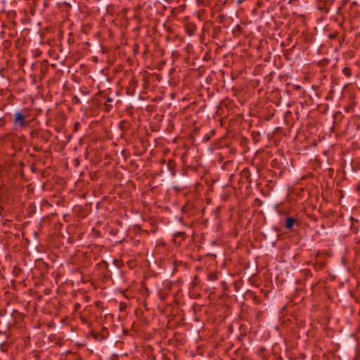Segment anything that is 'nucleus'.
<instances>
[{
    "label": "nucleus",
    "instance_id": "1",
    "mask_svg": "<svg viewBox=\"0 0 360 360\" xmlns=\"http://www.w3.org/2000/svg\"><path fill=\"white\" fill-rule=\"evenodd\" d=\"M25 115L21 112H17L15 114L14 124L22 128L25 127L27 124L25 120Z\"/></svg>",
    "mask_w": 360,
    "mask_h": 360
},
{
    "label": "nucleus",
    "instance_id": "2",
    "mask_svg": "<svg viewBox=\"0 0 360 360\" xmlns=\"http://www.w3.org/2000/svg\"><path fill=\"white\" fill-rule=\"evenodd\" d=\"M184 29L188 36H193L197 30V27L194 23L187 22L184 25Z\"/></svg>",
    "mask_w": 360,
    "mask_h": 360
},
{
    "label": "nucleus",
    "instance_id": "3",
    "mask_svg": "<svg viewBox=\"0 0 360 360\" xmlns=\"http://www.w3.org/2000/svg\"><path fill=\"white\" fill-rule=\"evenodd\" d=\"M167 166L171 174L174 176L176 175V162L174 160H169Z\"/></svg>",
    "mask_w": 360,
    "mask_h": 360
},
{
    "label": "nucleus",
    "instance_id": "4",
    "mask_svg": "<svg viewBox=\"0 0 360 360\" xmlns=\"http://www.w3.org/2000/svg\"><path fill=\"white\" fill-rule=\"evenodd\" d=\"M295 222H296V220L295 218H293L292 217H287L286 221H285V228L288 230H291Z\"/></svg>",
    "mask_w": 360,
    "mask_h": 360
},
{
    "label": "nucleus",
    "instance_id": "5",
    "mask_svg": "<svg viewBox=\"0 0 360 360\" xmlns=\"http://www.w3.org/2000/svg\"><path fill=\"white\" fill-rule=\"evenodd\" d=\"M173 237H174V239H173L174 243H176L177 239L179 238L180 241L179 242V243H180L181 240H185V238L186 237V233L185 232H176L174 233Z\"/></svg>",
    "mask_w": 360,
    "mask_h": 360
},
{
    "label": "nucleus",
    "instance_id": "6",
    "mask_svg": "<svg viewBox=\"0 0 360 360\" xmlns=\"http://www.w3.org/2000/svg\"><path fill=\"white\" fill-rule=\"evenodd\" d=\"M100 334V336H101V340H105L107 339L108 336V328H105V327H103L101 332L99 333Z\"/></svg>",
    "mask_w": 360,
    "mask_h": 360
},
{
    "label": "nucleus",
    "instance_id": "7",
    "mask_svg": "<svg viewBox=\"0 0 360 360\" xmlns=\"http://www.w3.org/2000/svg\"><path fill=\"white\" fill-rule=\"evenodd\" d=\"M342 72L346 77H350L352 75V70L348 67L344 68L342 69Z\"/></svg>",
    "mask_w": 360,
    "mask_h": 360
},
{
    "label": "nucleus",
    "instance_id": "8",
    "mask_svg": "<svg viewBox=\"0 0 360 360\" xmlns=\"http://www.w3.org/2000/svg\"><path fill=\"white\" fill-rule=\"evenodd\" d=\"M91 335L98 341H101L100 334L94 330L91 331Z\"/></svg>",
    "mask_w": 360,
    "mask_h": 360
},
{
    "label": "nucleus",
    "instance_id": "9",
    "mask_svg": "<svg viewBox=\"0 0 360 360\" xmlns=\"http://www.w3.org/2000/svg\"><path fill=\"white\" fill-rule=\"evenodd\" d=\"M8 344L7 342H3L1 345H0V349L1 352H6L8 351Z\"/></svg>",
    "mask_w": 360,
    "mask_h": 360
},
{
    "label": "nucleus",
    "instance_id": "10",
    "mask_svg": "<svg viewBox=\"0 0 360 360\" xmlns=\"http://www.w3.org/2000/svg\"><path fill=\"white\" fill-rule=\"evenodd\" d=\"M208 279L212 281H214L217 279V275L214 272H212L208 275Z\"/></svg>",
    "mask_w": 360,
    "mask_h": 360
},
{
    "label": "nucleus",
    "instance_id": "11",
    "mask_svg": "<svg viewBox=\"0 0 360 360\" xmlns=\"http://www.w3.org/2000/svg\"><path fill=\"white\" fill-rule=\"evenodd\" d=\"M338 36V32H334L328 35L330 39H334Z\"/></svg>",
    "mask_w": 360,
    "mask_h": 360
},
{
    "label": "nucleus",
    "instance_id": "12",
    "mask_svg": "<svg viewBox=\"0 0 360 360\" xmlns=\"http://www.w3.org/2000/svg\"><path fill=\"white\" fill-rule=\"evenodd\" d=\"M127 309V304L123 302H120V310L123 311Z\"/></svg>",
    "mask_w": 360,
    "mask_h": 360
},
{
    "label": "nucleus",
    "instance_id": "13",
    "mask_svg": "<svg viewBox=\"0 0 360 360\" xmlns=\"http://www.w3.org/2000/svg\"><path fill=\"white\" fill-rule=\"evenodd\" d=\"M242 27L240 25H237L234 30L233 31V33L235 34L237 32H241Z\"/></svg>",
    "mask_w": 360,
    "mask_h": 360
},
{
    "label": "nucleus",
    "instance_id": "14",
    "mask_svg": "<svg viewBox=\"0 0 360 360\" xmlns=\"http://www.w3.org/2000/svg\"><path fill=\"white\" fill-rule=\"evenodd\" d=\"M188 205H186L181 207V212L184 213H186L188 212Z\"/></svg>",
    "mask_w": 360,
    "mask_h": 360
},
{
    "label": "nucleus",
    "instance_id": "15",
    "mask_svg": "<svg viewBox=\"0 0 360 360\" xmlns=\"http://www.w3.org/2000/svg\"><path fill=\"white\" fill-rule=\"evenodd\" d=\"M33 148H34V150L37 151V152H40V151L42 150V147L38 146H34Z\"/></svg>",
    "mask_w": 360,
    "mask_h": 360
},
{
    "label": "nucleus",
    "instance_id": "16",
    "mask_svg": "<svg viewBox=\"0 0 360 360\" xmlns=\"http://www.w3.org/2000/svg\"><path fill=\"white\" fill-rule=\"evenodd\" d=\"M193 283L194 285H196L199 283V279H198V276H195Z\"/></svg>",
    "mask_w": 360,
    "mask_h": 360
},
{
    "label": "nucleus",
    "instance_id": "17",
    "mask_svg": "<svg viewBox=\"0 0 360 360\" xmlns=\"http://www.w3.org/2000/svg\"><path fill=\"white\" fill-rule=\"evenodd\" d=\"M219 18H220V21L219 22L221 23H222L224 22V20L226 18V17L225 15H220Z\"/></svg>",
    "mask_w": 360,
    "mask_h": 360
},
{
    "label": "nucleus",
    "instance_id": "18",
    "mask_svg": "<svg viewBox=\"0 0 360 360\" xmlns=\"http://www.w3.org/2000/svg\"><path fill=\"white\" fill-rule=\"evenodd\" d=\"M173 189L175 190V191H181L182 188L179 187L177 186H173Z\"/></svg>",
    "mask_w": 360,
    "mask_h": 360
},
{
    "label": "nucleus",
    "instance_id": "19",
    "mask_svg": "<svg viewBox=\"0 0 360 360\" xmlns=\"http://www.w3.org/2000/svg\"><path fill=\"white\" fill-rule=\"evenodd\" d=\"M304 272L306 276L311 275V271L309 269L304 270Z\"/></svg>",
    "mask_w": 360,
    "mask_h": 360
},
{
    "label": "nucleus",
    "instance_id": "20",
    "mask_svg": "<svg viewBox=\"0 0 360 360\" xmlns=\"http://www.w3.org/2000/svg\"><path fill=\"white\" fill-rule=\"evenodd\" d=\"M356 191L360 192V183L356 186Z\"/></svg>",
    "mask_w": 360,
    "mask_h": 360
},
{
    "label": "nucleus",
    "instance_id": "21",
    "mask_svg": "<svg viewBox=\"0 0 360 360\" xmlns=\"http://www.w3.org/2000/svg\"><path fill=\"white\" fill-rule=\"evenodd\" d=\"M111 105H106L105 109L107 111H109L110 109Z\"/></svg>",
    "mask_w": 360,
    "mask_h": 360
},
{
    "label": "nucleus",
    "instance_id": "22",
    "mask_svg": "<svg viewBox=\"0 0 360 360\" xmlns=\"http://www.w3.org/2000/svg\"><path fill=\"white\" fill-rule=\"evenodd\" d=\"M279 205H276V209L278 213H281V212L278 210Z\"/></svg>",
    "mask_w": 360,
    "mask_h": 360
},
{
    "label": "nucleus",
    "instance_id": "23",
    "mask_svg": "<svg viewBox=\"0 0 360 360\" xmlns=\"http://www.w3.org/2000/svg\"><path fill=\"white\" fill-rule=\"evenodd\" d=\"M107 101H108V102H112V98H108Z\"/></svg>",
    "mask_w": 360,
    "mask_h": 360
},
{
    "label": "nucleus",
    "instance_id": "24",
    "mask_svg": "<svg viewBox=\"0 0 360 360\" xmlns=\"http://www.w3.org/2000/svg\"><path fill=\"white\" fill-rule=\"evenodd\" d=\"M161 163H162V164L165 163V159H162V160H161Z\"/></svg>",
    "mask_w": 360,
    "mask_h": 360
},
{
    "label": "nucleus",
    "instance_id": "25",
    "mask_svg": "<svg viewBox=\"0 0 360 360\" xmlns=\"http://www.w3.org/2000/svg\"><path fill=\"white\" fill-rule=\"evenodd\" d=\"M342 8V6L339 7L338 9V13L340 11V10Z\"/></svg>",
    "mask_w": 360,
    "mask_h": 360
},
{
    "label": "nucleus",
    "instance_id": "26",
    "mask_svg": "<svg viewBox=\"0 0 360 360\" xmlns=\"http://www.w3.org/2000/svg\"><path fill=\"white\" fill-rule=\"evenodd\" d=\"M209 139H210V138H209V136L205 137V139H206L207 141H208V140H209Z\"/></svg>",
    "mask_w": 360,
    "mask_h": 360
},
{
    "label": "nucleus",
    "instance_id": "27",
    "mask_svg": "<svg viewBox=\"0 0 360 360\" xmlns=\"http://www.w3.org/2000/svg\"><path fill=\"white\" fill-rule=\"evenodd\" d=\"M162 358H163V360H165V359L166 358L164 354H162Z\"/></svg>",
    "mask_w": 360,
    "mask_h": 360
}]
</instances>
